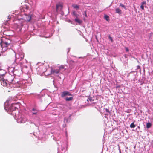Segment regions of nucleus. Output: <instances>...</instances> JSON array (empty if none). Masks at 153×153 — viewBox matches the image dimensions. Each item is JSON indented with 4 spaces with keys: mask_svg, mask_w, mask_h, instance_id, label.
Returning a JSON list of instances; mask_svg holds the SVG:
<instances>
[{
    "mask_svg": "<svg viewBox=\"0 0 153 153\" xmlns=\"http://www.w3.org/2000/svg\"><path fill=\"white\" fill-rule=\"evenodd\" d=\"M14 76L9 74L7 78L5 79L4 78H1V84L7 88L8 92L13 90L14 88H22L23 82L22 81H18L16 79H14Z\"/></svg>",
    "mask_w": 153,
    "mask_h": 153,
    "instance_id": "nucleus-1",
    "label": "nucleus"
},
{
    "mask_svg": "<svg viewBox=\"0 0 153 153\" xmlns=\"http://www.w3.org/2000/svg\"><path fill=\"white\" fill-rule=\"evenodd\" d=\"M9 37L3 36L0 39V46L2 48V51L4 52L7 49V47L11 43V41Z\"/></svg>",
    "mask_w": 153,
    "mask_h": 153,
    "instance_id": "nucleus-2",
    "label": "nucleus"
},
{
    "mask_svg": "<svg viewBox=\"0 0 153 153\" xmlns=\"http://www.w3.org/2000/svg\"><path fill=\"white\" fill-rule=\"evenodd\" d=\"M8 103L7 101L4 103V109L8 111H9V113L12 114L13 116H16V114L15 112L17 110H18V104L17 103H12L10 106H7Z\"/></svg>",
    "mask_w": 153,
    "mask_h": 153,
    "instance_id": "nucleus-3",
    "label": "nucleus"
},
{
    "mask_svg": "<svg viewBox=\"0 0 153 153\" xmlns=\"http://www.w3.org/2000/svg\"><path fill=\"white\" fill-rule=\"evenodd\" d=\"M15 53V62L16 64H17L19 63L20 61L23 58L24 56V53H23L22 52L20 54H18V57H17V56L16 54Z\"/></svg>",
    "mask_w": 153,
    "mask_h": 153,
    "instance_id": "nucleus-4",
    "label": "nucleus"
},
{
    "mask_svg": "<svg viewBox=\"0 0 153 153\" xmlns=\"http://www.w3.org/2000/svg\"><path fill=\"white\" fill-rule=\"evenodd\" d=\"M27 120V119L25 117L24 115H22L20 117V118L18 119L17 122L18 123H24Z\"/></svg>",
    "mask_w": 153,
    "mask_h": 153,
    "instance_id": "nucleus-5",
    "label": "nucleus"
},
{
    "mask_svg": "<svg viewBox=\"0 0 153 153\" xmlns=\"http://www.w3.org/2000/svg\"><path fill=\"white\" fill-rule=\"evenodd\" d=\"M59 70L54 69L51 68V74L55 75L59 74Z\"/></svg>",
    "mask_w": 153,
    "mask_h": 153,
    "instance_id": "nucleus-6",
    "label": "nucleus"
},
{
    "mask_svg": "<svg viewBox=\"0 0 153 153\" xmlns=\"http://www.w3.org/2000/svg\"><path fill=\"white\" fill-rule=\"evenodd\" d=\"M6 74V72L4 70L0 69V81H1V78H3V77Z\"/></svg>",
    "mask_w": 153,
    "mask_h": 153,
    "instance_id": "nucleus-7",
    "label": "nucleus"
},
{
    "mask_svg": "<svg viewBox=\"0 0 153 153\" xmlns=\"http://www.w3.org/2000/svg\"><path fill=\"white\" fill-rule=\"evenodd\" d=\"M71 94L69 92L66 91H64L62 93L61 96L62 97H63L67 95L71 96Z\"/></svg>",
    "mask_w": 153,
    "mask_h": 153,
    "instance_id": "nucleus-8",
    "label": "nucleus"
},
{
    "mask_svg": "<svg viewBox=\"0 0 153 153\" xmlns=\"http://www.w3.org/2000/svg\"><path fill=\"white\" fill-rule=\"evenodd\" d=\"M74 21L75 22H77L79 25H81L82 22V21L79 19V17L77 18H75Z\"/></svg>",
    "mask_w": 153,
    "mask_h": 153,
    "instance_id": "nucleus-9",
    "label": "nucleus"
},
{
    "mask_svg": "<svg viewBox=\"0 0 153 153\" xmlns=\"http://www.w3.org/2000/svg\"><path fill=\"white\" fill-rule=\"evenodd\" d=\"M72 15L75 18H78L79 16V14L75 11H74L73 12Z\"/></svg>",
    "mask_w": 153,
    "mask_h": 153,
    "instance_id": "nucleus-10",
    "label": "nucleus"
},
{
    "mask_svg": "<svg viewBox=\"0 0 153 153\" xmlns=\"http://www.w3.org/2000/svg\"><path fill=\"white\" fill-rule=\"evenodd\" d=\"M63 5L62 4L59 3L56 5V8L57 9H62Z\"/></svg>",
    "mask_w": 153,
    "mask_h": 153,
    "instance_id": "nucleus-11",
    "label": "nucleus"
},
{
    "mask_svg": "<svg viewBox=\"0 0 153 153\" xmlns=\"http://www.w3.org/2000/svg\"><path fill=\"white\" fill-rule=\"evenodd\" d=\"M26 18L27 21L30 22L31 19L32 15H27Z\"/></svg>",
    "mask_w": 153,
    "mask_h": 153,
    "instance_id": "nucleus-12",
    "label": "nucleus"
},
{
    "mask_svg": "<svg viewBox=\"0 0 153 153\" xmlns=\"http://www.w3.org/2000/svg\"><path fill=\"white\" fill-rule=\"evenodd\" d=\"M32 111H33V112H32V115H36L37 112H38L39 111L35 109V108H33L32 110Z\"/></svg>",
    "mask_w": 153,
    "mask_h": 153,
    "instance_id": "nucleus-13",
    "label": "nucleus"
},
{
    "mask_svg": "<svg viewBox=\"0 0 153 153\" xmlns=\"http://www.w3.org/2000/svg\"><path fill=\"white\" fill-rule=\"evenodd\" d=\"M104 18L107 21H108L110 20L109 17L106 15H104Z\"/></svg>",
    "mask_w": 153,
    "mask_h": 153,
    "instance_id": "nucleus-14",
    "label": "nucleus"
},
{
    "mask_svg": "<svg viewBox=\"0 0 153 153\" xmlns=\"http://www.w3.org/2000/svg\"><path fill=\"white\" fill-rule=\"evenodd\" d=\"M73 99V97H66L65 98V100L67 101H69L72 100Z\"/></svg>",
    "mask_w": 153,
    "mask_h": 153,
    "instance_id": "nucleus-15",
    "label": "nucleus"
},
{
    "mask_svg": "<svg viewBox=\"0 0 153 153\" xmlns=\"http://www.w3.org/2000/svg\"><path fill=\"white\" fill-rule=\"evenodd\" d=\"M134 122L132 123L130 125V127L131 128H133L136 127L135 125L134 124Z\"/></svg>",
    "mask_w": 153,
    "mask_h": 153,
    "instance_id": "nucleus-16",
    "label": "nucleus"
},
{
    "mask_svg": "<svg viewBox=\"0 0 153 153\" xmlns=\"http://www.w3.org/2000/svg\"><path fill=\"white\" fill-rule=\"evenodd\" d=\"M105 111L108 114H109L110 115H111V111H110L109 109L106 108L105 109Z\"/></svg>",
    "mask_w": 153,
    "mask_h": 153,
    "instance_id": "nucleus-17",
    "label": "nucleus"
},
{
    "mask_svg": "<svg viewBox=\"0 0 153 153\" xmlns=\"http://www.w3.org/2000/svg\"><path fill=\"white\" fill-rule=\"evenodd\" d=\"M152 126V124L149 123L148 122L146 124V127L147 128H149Z\"/></svg>",
    "mask_w": 153,
    "mask_h": 153,
    "instance_id": "nucleus-18",
    "label": "nucleus"
},
{
    "mask_svg": "<svg viewBox=\"0 0 153 153\" xmlns=\"http://www.w3.org/2000/svg\"><path fill=\"white\" fill-rule=\"evenodd\" d=\"M72 6L73 7L74 9H78L79 8V6L76 5H72Z\"/></svg>",
    "mask_w": 153,
    "mask_h": 153,
    "instance_id": "nucleus-19",
    "label": "nucleus"
},
{
    "mask_svg": "<svg viewBox=\"0 0 153 153\" xmlns=\"http://www.w3.org/2000/svg\"><path fill=\"white\" fill-rule=\"evenodd\" d=\"M88 100L91 102H92L94 100L92 98V97H90L88 98V99L87 100V101H88Z\"/></svg>",
    "mask_w": 153,
    "mask_h": 153,
    "instance_id": "nucleus-20",
    "label": "nucleus"
},
{
    "mask_svg": "<svg viewBox=\"0 0 153 153\" xmlns=\"http://www.w3.org/2000/svg\"><path fill=\"white\" fill-rule=\"evenodd\" d=\"M116 13H118L119 14H121V10H116Z\"/></svg>",
    "mask_w": 153,
    "mask_h": 153,
    "instance_id": "nucleus-21",
    "label": "nucleus"
},
{
    "mask_svg": "<svg viewBox=\"0 0 153 153\" xmlns=\"http://www.w3.org/2000/svg\"><path fill=\"white\" fill-rule=\"evenodd\" d=\"M146 4V3L144 2H143L142 3V5L140 6L141 8L142 9H144V4Z\"/></svg>",
    "mask_w": 153,
    "mask_h": 153,
    "instance_id": "nucleus-22",
    "label": "nucleus"
},
{
    "mask_svg": "<svg viewBox=\"0 0 153 153\" xmlns=\"http://www.w3.org/2000/svg\"><path fill=\"white\" fill-rule=\"evenodd\" d=\"M64 122L65 123H68V119L67 117H65L64 118Z\"/></svg>",
    "mask_w": 153,
    "mask_h": 153,
    "instance_id": "nucleus-23",
    "label": "nucleus"
},
{
    "mask_svg": "<svg viewBox=\"0 0 153 153\" xmlns=\"http://www.w3.org/2000/svg\"><path fill=\"white\" fill-rule=\"evenodd\" d=\"M64 67L63 65H61L59 67V70L63 69L64 68Z\"/></svg>",
    "mask_w": 153,
    "mask_h": 153,
    "instance_id": "nucleus-24",
    "label": "nucleus"
},
{
    "mask_svg": "<svg viewBox=\"0 0 153 153\" xmlns=\"http://www.w3.org/2000/svg\"><path fill=\"white\" fill-rule=\"evenodd\" d=\"M108 38L111 42H113V40L111 37L110 36H109Z\"/></svg>",
    "mask_w": 153,
    "mask_h": 153,
    "instance_id": "nucleus-25",
    "label": "nucleus"
},
{
    "mask_svg": "<svg viewBox=\"0 0 153 153\" xmlns=\"http://www.w3.org/2000/svg\"><path fill=\"white\" fill-rule=\"evenodd\" d=\"M120 6H121V7H123V8H124V9L125 8V7L124 5H123V4H120Z\"/></svg>",
    "mask_w": 153,
    "mask_h": 153,
    "instance_id": "nucleus-26",
    "label": "nucleus"
},
{
    "mask_svg": "<svg viewBox=\"0 0 153 153\" xmlns=\"http://www.w3.org/2000/svg\"><path fill=\"white\" fill-rule=\"evenodd\" d=\"M125 50L126 52H128L129 51V49L128 47H126Z\"/></svg>",
    "mask_w": 153,
    "mask_h": 153,
    "instance_id": "nucleus-27",
    "label": "nucleus"
},
{
    "mask_svg": "<svg viewBox=\"0 0 153 153\" xmlns=\"http://www.w3.org/2000/svg\"><path fill=\"white\" fill-rule=\"evenodd\" d=\"M17 71L16 70H15L13 72V73L14 75H17V74H16V72Z\"/></svg>",
    "mask_w": 153,
    "mask_h": 153,
    "instance_id": "nucleus-28",
    "label": "nucleus"
},
{
    "mask_svg": "<svg viewBox=\"0 0 153 153\" xmlns=\"http://www.w3.org/2000/svg\"><path fill=\"white\" fill-rule=\"evenodd\" d=\"M140 66L139 65H137V69H140Z\"/></svg>",
    "mask_w": 153,
    "mask_h": 153,
    "instance_id": "nucleus-29",
    "label": "nucleus"
},
{
    "mask_svg": "<svg viewBox=\"0 0 153 153\" xmlns=\"http://www.w3.org/2000/svg\"><path fill=\"white\" fill-rule=\"evenodd\" d=\"M153 35V33L152 32H151L150 33V34H149V35H150V37H151L152 36V35Z\"/></svg>",
    "mask_w": 153,
    "mask_h": 153,
    "instance_id": "nucleus-30",
    "label": "nucleus"
},
{
    "mask_svg": "<svg viewBox=\"0 0 153 153\" xmlns=\"http://www.w3.org/2000/svg\"><path fill=\"white\" fill-rule=\"evenodd\" d=\"M108 115V114H106V113L105 114V116H104V117L106 118H107L106 116L107 115Z\"/></svg>",
    "mask_w": 153,
    "mask_h": 153,
    "instance_id": "nucleus-31",
    "label": "nucleus"
},
{
    "mask_svg": "<svg viewBox=\"0 0 153 153\" xmlns=\"http://www.w3.org/2000/svg\"><path fill=\"white\" fill-rule=\"evenodd\" d=\"M68 22L70 23H71V24H73V22L72 21H71V20H69V21H68Z\"/></svg>",
    "mask_w": 153,
    "mask_h": 153,
    "instance_id": "nucleus-32",
    "label": "nucleus"
},
{
    "mask_svg": "<svg viewBox=\"0 0 153 153\" xmlns=\"http://www.w3.org/2000/svg\"><path fill=\"white\" fill-rule=\"evenodd\" d=\"M70 48H68V52H67L68 53L70 51Z\"/></svg>",
    "mask_w": 153,
    "mask_h": 153,
    "instance_id": "nucleus-33",
    "label": "nucleus"
},
{
    "mask_svg": "<svg viewBox=\"0 0 153 153\" xmlns=\"http://www.w3.org/2000/svg\"><path fill=\"white\" fill-rule=\"evenodd\" d=\"M6 22H5V24L6 25H7V23H8V21H6Z\"/></svg>",
    "mask_w": 153,
    "mask_h": 153,
    "instance_id": "nucleus-34",
    "label": "nucleus"
},
{
    "mask_svg": "<svg viewBox=\"0 0 153 153\" xmlns=\"http://www.w3.org/2000/svg\"><path fill=\"white\" fill-rule=\"evenodd\" d=\"M84 13H85V16L86 17H87V14H86V11H85V12Z\"/></svg>",
    "mask_w": 153,
    "mask_h": 153,
    "instance_id": "nucleus-35",
    "label": "nucleus"
},
{
    "mask_svg": "<svg viewBox=\"0 0 153 153\" xmlns=\"http://www.w3.org/2000/svg\"><path fill=\"white\" fill-rule=\"evenodd\" d=\"M119 153H121V150H120V148L119 147Z\"/></svg>",
    "mask_w": 153,
    "mask_h": 153,
    "instance_id": "nucleus-36",
    "label": "nucleus"
},
{
    "mask_svg": "<svg viewBox=\"0 0 153 153\" xmlns=\"http://www.w3.org/2000/svg\"><path fill=\"white\" fill-rule=\"evenodd\" d=\"M30 94H33V95H35L36 94L35 93H31Z\"/></svg>",
    "mask_w": 153,
    "mask_h": 153,
    "instance_id": "nucleus-37",
    "label": "nucleus"
},
{
    "mask_svg": "<svg viewBox=\"0 0 153 153\" xmlns=\"http://www.w3.org/2000/svg\"><path fill=\"white\" fill-rule=\"evenodd\" d=\"M137 128H138L139 129H140V127L139 126H137Z\"/></svg>",
    "mask_w": 153,
    "mask_h": 153,
    "instance_id": "nucleus-38",
    "label": "nucleus"
},
{
    "mask_svg": "<svg viewBox=\"0 0 153 153\" xmlns=\"http://www.w3.org/2000/svg\"><path fill=\"white\" fill-rule=\"evenodd\" d=\"M65 134H66V135H67V131H66L65 132Z\"/></svg>",
    "mask_w": 153,
    "mask_h": 153,
    "instance_id": "nucleus-39",
    "label": "nucleus"
},
{
    "mask_svg": "<svg viewBox=\"0 0 153 153\" xmlns=\"http://www.w3.org/2000/svg\"><path fill=\"white\" fill-rule=\"evenodd\" d=\"M140 72H141V69L140 68Z\"/></svg>",
    "mask_w": 153,
    "mask_h": 153,
    "instance_id": "nucleus-40",
    "label": "nucleus"
},
{
    "mask_svg": "<svg viewBox=\"0 0 153 153\" xmlns=\"http://www.w3.org/2000/svg\"><path fill=\"white\" fill-rule=\"evenodd\" d=\"M96 39H97V37H96Z\"/></svg>",
    "mask_w": 153,
    "mask_h": 153,
    "instance_id": "nucleus-41",
    "label": "nucleus"
},
{
    "mask_svg": "<svg viewBox=\"0 0 153 153\" xmlns=\"http://www.w3.org/2000/svg\"><path fill=\"white\" fill-rule=\"evenodd\" d=\"M68 13H69V10H68Z\"/></svg>",
    "mask_w": 153,
    "mask_h": 153,
    "instance_id": "nucleus-42",
    "label": "nucleus"
}]
</instances>
